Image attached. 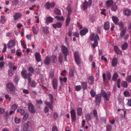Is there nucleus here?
I'll use <instances>...</instances> for the list:
<instances>
[{"label": "nucleus", "mask_w": 131, "mask_h": 131, "mask_svg": "<svg viewBox=\"0 0 131 131\" xmlns=\"http://www.w3.org/2000/svg\"><path fill=\"white\" fill-rule=\"evenodd\" d=\"M90 39L91 41H93L94 40V43L92 44V46L94 48H95L98 44L97 40H100L98 35L96 34L94 37V33L92 32L90 36Z\"/></svg>", "instance_id": "f257e3e1"}, {"label": "nucleus", "mask_w": 131, "mask_h": 131, "mask_svg": "<svg viewBox=\"0 0 131 131\" xmlns=\"http://www.w3.org/2000/svg\"><path fill=\"white\" fill-rule=\"evenodd\" d=\"M21 75L24 79H27L28 82H30L31 80V77L32 74L29 73H27L26 70H22L21 72Z\"/></svg>", "instance_id": "f03ea898"}, {"label": "nucleus", "mask_w": 131, "mask_h": 131, "mask_svg": "<svg viewBox=\"0 0 131 131\" xmlns=\"http://www.w3.org/2000/svg\"><path fill=\"white\" fill-rule=\"evenodd\" d=\"M61 51L64 56L65 61H67V56L69 54V51L68 49L64 45H62L61 46Z\"/></svg>", "instance_id": "7ed1b4c3"}, {"label": "nucleus", "mask_w": 131, "mask_h": 131, "mask_svg": "<svg viewBox=\"0 0 131 131\" xmlns=\"http://www.w3.org/2000/svg\"><path fill=\"white\" fill-rule=\"evenodd\" d=\"M6 88H8L10 91L11 94L12 95L15 94V88L14 85L12 83H9L6 85Z\"/></svg>", "instance_id": "20e7f679"}, {"label": "nucleus", "mask_w": 131, "mask_h": 131, "mask_svg": "<svg viewBox=\"0 0 131 131\" xmlns=\"http://www.w3.org/2000/svg\"><path fill=\"white\" fill-rule=\"evenodd\" d=\"M92 3V0H88V2L86 0H85L82 4V7L83 9L84 10L86 9L88 6L90 7L91 6Z\"/></svg>", "instance_id": "39448f33"}, {"label": "nucleus", "mask_w": 131, "mask_h": 131, "mask_svg": "<svg viewBox=\"0 0 131 131\" xmlns=\"http://www.w3.org/2000/svg\"><path fill=\"white\" fill-rule=\"evenodd\" d=\"M74 57L75 61L77 64L79 65L80 63L81 59L79 53L77 51H75L74 53Z\"/></svg>", "instance_id": "423d86ee"}, {"label": "nucleus", "mask_w": 131, "mask_h": 131, "mask_svg": "<svg viewBox=\"0 0 131 131\" xmlns=\"http://www.w3.org/2000/svg\"><path fill=\"white\" fill-rule=\"evenodd\" d=\"M101 93L102 96L104 98V100L106 101H108L111 95L110 93H107L105 91L103 90L101 91Z\"/></svg>", "instance_id": "0eeeda50"}, {"label": "nucleus", "mask_w": 131, "mask_h": 131, "mask_svg": "<svg viewBox=\"0 0 131 131\" xmlns=\"http://www.w3.org/2000/svg\"><path fill=\"white\" fill-rule=\"evenodd\" d=\"M28 108L29 111L32 113H34L36 111L35 107L33 104L31 103L28 104Z\"/></svg>", "instance_id": "6e6552de"}, {"label": "nucleus", "mask_w": 131, "mask_h": 131, "mask_svg": "<svg viewBox=\"0 0 131 131\" xmlns=\"http://www.w3.org/2000/svg\"><path fill=\"white\" fill-rule=\"evenodd\" d=\"M101 94H97L96 95L95 99V101L96 105H99L100 104L101 98Z\"/></svg>", "instance_id": "1a4fd4ad"}, {"label": "nucleus", "mask_w": 131, "mask_h": 131, "mask_svg": "<svg viewBox=\"0 0 131 131\" xmlns=\"http://www.w3.org/2000/svg\"><path fill=\"white\" fill-rule=\"evenodd\" d=\"M70 113L72 121L75 122L76 120V113L74 110L72 109Z\"/></svg>", "instance_id": "9d476101"}, {"label": "nucleus", "mask_w": 131, "mask_h": 131, "mask_svg": "<svg viewBox=\"0 0 131 131\" xmlns=\"http://www.w3.org/2000/svg\"><path fill=\"white\" fill-rule=\"evenodd\" d=\"M124 14L125 15L129 16L131 14V10L127 8H125L123 10Z\"/></svg>", "instance_id": "9b49d317"}, {"label": "nucleus", "mask_w": 131, "mask_h": 131, "mask_svg": "<svg viewBox=\"0 0 131 131\" xmlns=\"http://www.w3.org/2000/svg\"><path fill=\"white\" fill-rule=\"evenodd\" d=\"M52 84L53 89H57V88L58 82L56 79L54 78L53 79L52 82Z\"/></svg>", "instance_id": "f8f14e48"}, {"label": "nucleus", "mask_w": 131, "mask_h": 131, "mask_svg": "<svg viewBox=\"0 0 131 131\" xmlns=\"http://www.w3.org/2000/svg\"><path fill=\"white\" fill-rule=\"evenodd\" d=\"M88 31V29L85 28L81 29L80 31V34L81 36L85 35Z\"/></svg>", "instance_id": "ddd939ff"}, {"label": "nucleus", "mask_w": 131, "mask_h": 131, "mask_svg": "<svg viewBox=\"0 0 131 131\" xmlns=\"http://www.w3.org/2000/svg\"><path fill=\"white\" fill-rule=\"evenodd\" d=\"M53 20V19L50 16H48L46 18V23L48 25L50 23H52Z\"/></svg>", "instance_id": "4468645a"}, {"label": "nucleus", "mask_w": 131, "mask_h": 131, "mask_svg": "<svg viewBox=\"0 0 131 131\" xmlns=\"http://www.w3.org/2000/svg\"><path fill=\"white\" fill-rule=\"evenodd\" d=\"M112 21L116 25H117L118 24L119 20L117 17L115 16H113L112 17Z\"/></svg>", "instance_id": "2eb2a0df"}, {"label": "nucleus", "mask_w": 131, "mask_h": 131, "mask_svg": "<svg viewBox=\"0 0 131 131\" xmlns=\"http://www.w3.org/2000/svg\"><path fill=\"white\" fill-rule=\"evenodd\" d=\"M51 57L50 56H47L44 60V63L46 65H48L51 62Z\"/></svg>", "instance_id": "dca6fc26"}, {"label": "nucleus", "mask_w": 131, "mask_h": 131, "mask_svg": "<svg viewBox=\"0 0 131 131\" xmlns=\"http://www.w3.org/2000/svg\"><path fill=\"white\" fill-rule=\"evenodd\" d=\"M117 60L116 58L115 57L113 58L112 61V66L114 67L117 66Z\"/></svg>", "instance_id": "f3484780"}, {"label": "nucleus", "mask_w": 131, "mask_h": 131, "mask_svg": "<svg viewBox=\"0 0 131 131\" xmlns=\"http://www.w3.org/2000/svg\"><path fill=\"white\" fill-rule=\"evenodd\" d=\"M114 50L115 52L118 54H122V52L116 46H115L114 47Z\"/></svg>", "instance_id": "a211bd4d"}, {"label": "nucleus", "mask_w": 131, "mask_h": 131, "mask_svg": "<svg viewBox=\"0 0 131 131\" xmlns=\"http://www.w3.org/2000/svg\"><path fill=\"white\" fill-rule=\"evenodd\" d=\"M104 28L105 30H108L110 28V23L108 21L105 22L104 24Z\"/></svg>", "instance_id": "6ab92c4d"}, {"label": "nucleus", "mask_w": 131, "mask_h": 131, "mask_svg": "<svg viewBox=\"0 0 131 131\" xmlns=\"http://www.w3.org/2000/svg\"><path fill=\"white\" fill-rule=\"evenodd\" d=\"M35 58L36 61L38 62H39L41 61V56L39 53L37 52L36 53Z\"/></svg>", "instance_id": "aec40b11"}, {"label": "nucleus", "mask_w": 131, "mask_h": 131, "mask_svg": "<svg viewBox=\"0 0 131 131\" xmlns=\"http://www.w3.org/2000/svg\"><path fill=\"white\" fill-rule=\"evenodd\" d=\"M94 78L92 76H89L88 77V82L90 84H92L93 83Z\"/></svg>", "instance_id": "412c9836"}, {"label": "nucleus", "mask_w": 131, "mask_h": 131, "mask_svg": "<svg viewBox=\"0 0 131 131\" xmlns=\"http://www.w3.org/2000/svg\"><path fill=\"white\" fill-rule=\"evenodd\" d=\"M62 24L61 23H58L56 24H52V26L54 28H60L62 26Z\"/></svg>", "instance_id": "4be33fe9"}, {"label": "nucleus", "mask_w": 131, "mask_h": 131, "mask_svg": "<svg viewBox=\"0 0 131 131\" xmlns=\"http://www.w3.org/2000/svg\"><path fill=\"white\" fill-rule=\"evenodd\" d=\"M45 103L50 108V109L52 111H53V106L52 104L53 103H52L50 102L45 101Z\"/></svg>", "instance_id": "5701e85b"}, {"label": "nucleus", "mask_w": 131, "mask_h": 131, "mask_svg": "<svg viewBox=\"0 0 131 131\" xmlns=\"http://www.w3.org/2000/svg\"><path fill=\"white\" fill-rule=\"evenodd\" d=\"M92 115L91 114H87L85 115V118L88 122L90 121L92 118Z\"/></svg>", "instance_id": "b1692460"}, {"label": "nucleus", "mask_w": 131, "mask_h": 131, "mask_svg": "<svg viewBox=\"0 0 131 131\" xmlns=\"http://www.w3.org/2000/svg\"><path fill=\"white\" fill-rule=\"evenodd\" d=\"M15 46L14 42L13 41H10L8 43L7 45V47L8 48L12 47Z\"/></svg>", "instance_id": "393cba45"}, {"label": "nucleus", "mask_w": 131, "mask_h": 131, "mask_svg": "<svg viewBox=\"0 0 131 131\" xmlns=\"http://www.w3.org/2000/svg\"><path fill=\"white\" fill-rule=\"evenodd\" d=\"M21 15V14L20 13H16L14 16V20H16L19 19Z\"/></svg>", "instance_id": "a878e982"}, {"label": "nucleus", "mask_w": 131, "mask_h": 131, "mask_svg": "<svg viewBox=\"0 0 131 131\" xmlns=\"http://www.w3.org/2000/svg\"><path fill=\"white\" fill-rule=\"evenodd\" d=\"M77 113L78 116H81L82 113V108L79 107L77 108Z\"/></svg>", "instance_id": "bb28decb"}, {"label": "nucleus", "mask_w": 131, "mask_h": 131, "mask_svg": "<svg viewBox=\"0 0 131 131\" xmlns=\"http://www.w3.org/2000/svg\"><path fill=\"white\" fill-rule=\"evenodd\" d=\"M126 31V29H124L121 32L120 35V36L121 38L123 37L125 35Z\"/></svg>", "instance_id": "cd10ccee"}, {"label": "nucleus", "mask_w": 131, "mask_h": 131, "mask_svg": "<svg viewBox=\"0 0 131 131\" xmlns=\"http://www.w3.org/2000/svg\"><path fill=\"white\" fill-rule=\"evenodd\" d=\"M113 3V2L112 0H108L107 1L106 3L107 6L108 7L111 6Z\"/></svg>", "instance_id": "c85d7f7f"}, {"label": "nucleus", "mask_w": 131, "mask_h": 131, "mask_svg": "<svg viewBox=\"0 0 131 131\" xmlns=\"http://www.w3.org/2000/svg\"><path fill=\"white\" fill-rule=\"evenodd\" d=\"M71 20V18L70 17H67V19L66 21V26H68L69 23Z\"/></svg>", "instance_id": "c756f323"}, {"label": "nucleus", "mask_w": 131, "mask_h": 131, "mask_svg": "<svg viewBox=\"0 0 131 131\" xmlns=\"http://www.w3.org/2000/svg\"><path fill=\"white\" fill-rule=\"evenodd\" d=\"M128 46V44L126 42H125L122 46V48L123 50H126Z\"/></svg>", "instance_id": "7c9ffc66"}, {"label": "nucleus", "mask_w": 131, "mask_h": 131, "mask_svg": "<svg viewBox=\"0 0 131 131\" xmlns=\"http://www.w3.org/2000/svg\"><path fill=\"white\" fill-rule=\"evenodd\" d=\"M118 75L116 73H114L113 75L112 78V80L115 81L118 78Z\"/></svg>", "instance_id": "2f4dec72"}, {"label": "nucleus", "mask_w": 131, "mask_h": 131, "mask_svg": "<svg viewBox=\"0 0 131 131\" xmlns=\"http://www.w3.org/2000/svg\"><path fill=\"white\" fill-rule=\"evenodd\" d=\"M6 21V20L5 18V17L4 16H1V17L0 22L3 23L4 24Z\"/></svg>", "instance_id": "473e14b6"}, {"label": "nucleus", "mask_w": 131, "mask_h": 131, "mask_svg": "<svg viewBox=\"0 0 131 131\" xmlns=\"http://www.w3.org/2000/svg\"><path fill=\"white\" fill-rule=\"evenodd\" d=\"M90 93L92 97H94L96 95V93L93 89H92L91 90Z\"/></svg>", "instance_id": "72a5a7b5"}, {"label": "nucleus", "mask_w": 131, "mask_h": 131, "mask_svg": "<svg viewBox=\"0 0 131 131\" xmlns=\"http://www.w3.org/2000/svg\"><path fill=\"white\" fill-rule=\"evenodd\" d=\"M49 100L51 102L53 103V98L52 95L51 94H49L48 95Z\"/></svg>", "instance_id": "f704fd0d"}, {"label": "nucleus", "mask_w": 131, "mask_h": 131, "mask_svg": "<svg viewBox=\"0 0 131 131\" xmlns=\"http://www.w3.org/2000/svg\"><path fill=\"white\" fill-rule=\"evenodd\" d=\"M116 3H115L112 7L111 8V10L113 11H116L117 9L118 6L117 5H115Z\"/></svg>", "instance_id": "c9c22d12"}, {"label": "nucleus", "mask_w": 131, "mask_h": 131, "mask_svg": "<svg viewBox=\"0 0 131 131\" xmlns=\"http://www.w3.org/2000/svg\"><path fill=\"white\" fill-rule=\"evenodd\" d=\"M54 12L57 15H59L61 14L60 10L57 8H55L54 10Z\"/></svg>", "instance_id": "e433bc0d"}, {"label": "nucleus", "mask_w": 131, "mask_h": 131, "mask_svg": "<svg viewBox=\"0 0 131 131\" xmlns=\"http://www.w3.org/2000/svg\"><path fill=\"white\" fill-rule=\"evenodd\" d=\"M29 123H30V122H28L27 123H25L24 124L23 128V129L24 131H26V130L28 129V124H29Z\"/></svg>", "instance_id": "4c0bfd02"}, {"label": "nucleus", "mask_w": 131, "mask_h": 131, "mask_svg": "<svg viewBox=\"0 0 131 131\" xmlns=\"http://www.w3.org/2000/svg\"><path fill=\"white\" fill-rule=\"evenodd\" d=\"M81 86L84 90L86 89L87 88V86L85 82H82V83Z\"/></svg>", "instance_id": "58836bf2"}, {"label": "nucleus", "mask_w": 131, "mask_h": 131, "mask_svg": "<svg viewBox=\"0 0 131 131\" xmlns=\"http://www.w3.org/2000/svg\"><path fill=\"white\" fill-rule=\"evenodd\" d=\"M28 82L30 84L32 87H35L36 85V82L34 81H31V80H30V81Z\"/></svg>", "instance_id": "ea45409f"}, {"label": "nucleus", "mask_w": 131, "mask_h": 131, "mask_svg": "<svg viewBox=\"0 0 131 131\" xmlns=\"http://www.w3.org/2000/svg\"><path fill=\"white\" fill-rule=\"evenodd\" d=\"M52 58V62L53 63H56L57 61L56 56V55H52L51 56Z\"/></svg>", "instance_id": "a19ab883"}, {"label": "nucleus", "mask_w": 131, "mask_h": 131, "mask_svg": "<svg viewBox=\"0 0 131 131\" xmlns=\"http://www.w3.org/2000/svg\"><path fill=\"white\" fill-rule=\"evenodd\" d=\"M50 3L49 2H47L45 5V7L47 9H49L50 8Z\"/></svg>", "instance_id": "79ce46f5"}, {"label": "nucleus", "mask_w": 131, "mask_h": 131, "mask_svg": "<svg viewBox=\"0 0 131 131\" xmlns=\"http://www.w3.org/2000/svg\"><path fill=\"white\" fill-rule=\"evenodd\" d=\"M15 123L16 124H19L20 121V119L19 118H17L16 117H15L14 119Z\"/></svg>", "instance_id": "37998d69"}, {"label": "nucleus", "mask_w": 131, "mask_h": 131, "mask_svg": "<svg viewBox=\"0 0 131 131\" xmlns=\"http://www.w3.org/2000/svg\"><path fill=\"white\" fill-rule=\"evenodd\" d=\"M14 82L16 85H17L18 84V82L19 80V79L18 77L16 76L15 77L14 79Z\"/></svg>", "instance_id": "c03bdc74"}, {"label": "nucleus", "mask_w": 131, "mask_h": 131, "mask_svg": "<svg viewBox=\"0 0 131 131\" xmlns=\"http://www.w3.org/2000/svg\"><path fill=\"white\" fill-rule=\"evenodd\" d=\"M43 30L45 33L46 34H47L49 33V31L48 30V28L47 27L43 28Z\"/></svg>", "instance_id": "a18cd8bd"}, {"label": "nucleus", "mask_w": 131, "mask_h": 131, "mask_svg": "<svg viewBox=\"0 0 131 131\" xmlns=\"http://www.w3.org/2000/svg\"><path fill=\"white\" fill-rule=\"evenodd\" d=\"M62 55L61 54H60L59 56L58 59L59 62L61 63H62Z\"/></svg>", "instance_id": "49530a36"}, {"label": "nucleus", "mask_w": 131, "mask_h": 131, "mask_svg": "<svg viewBox=\"0 0 131 131\" xmlns=\"http://www.w3.org/2000/svg\"><path fill=\"white\" fill-rule=\"evenodd\" d=\"M55 18L59 20H63L64 19V17L63 16L60 17L59 16H57L55 17Z\"/></svg>", "instance_id": "de8ad7c7"}, {"label": "nucleus", "mask_w": 131, "mask_h": 131, "mask_svg": "<svg viewBox=\"0 0 131 131\" xmlns=\"http://www.w3.org/2000/svg\"><path fill=\"white\" fill-rule=\"evenodd\" d=\"M17 111L20 112L22 115L24 114L25 113V110L24 109L21 108L18 109Z\"/></svg>", "instance_id": "09e8293b"}, {"label": "nucleus", "mask_w": 131, "mask_h": 131, "mask_svg": "<svg viewBox=\"0 0 131 131\" xmlns=\"http://www.w3.org/2000/svg\"><path fill=\"white\" fill-rule=\"evenodd\" d=\"M72 12V10L71 8L70 7L68 10V13L67 15V17H70V16L71 15Z\"/></svg>", "instance_id": "8fccbe9b"}, {"label": "nucleus", "mask_w": 131, "mask_h": 131, "mask_svg": "<svg viewBox=\"0 0 131 131\" xmlns=\"http://www.w3.org/2000/svg\"><path fill=\"white\" fill-rule=\"evenodd\" d=\"M121 85L123 87L126 88L127 85V83L125 82H123L121 83Z\"/></svg>", "instance_id": "3c124183"}, {"label": "nucleus", "mask_w": 131, "mask_h": 131, "mask_svg": "<svg viewBox=\"0 0 131 131\" xmlns=\"http://www.w3.org/2000/svg\"><path fill=\"white\" fill-rule=\"evenodd\" d=\"M124 94L125 96L126 97H128L130 96L129 93L127 91H124Z\"/></svg>", "instance_id": "603ef678"}, {"label": "nucleus", "mask_w": 131, "mask_h": 131, "mask_svg": "<svg viewBox=\"0 0 131 131\" xmlns=\"http://www.w3.org/2000/svg\"><path fill=\"white\" fill-rule=\"evenodd\" d=\"M11 107L12 109L15 111L17 108V105L15 104H14L12 105Z\"/></svg>", "instance_id": "864d4df0"}, {"label": "nucleus", "mask_w": 131, "mask_h": 131, "mask_svg": "<svg viewBox=\"0 0 131 131\" xmlns=\"http://www.w3.org/2000/svg\"><path fill=\"white\" fill-rule=\"evenodd\" d=\"M60 80L61 81H63L65 83H66L67 80V78L66 77H65L63 78H61L60 79Z\"/></svg>", "instance_id": "5fc2aeb1"}, {"label": "nucleus", "mask_w": 131, "mask_h": 131, "mask_svg": "<svg viewBox=\"0 0 131 131\" xmlns=\"http://www.w3.org/2000/svg\"><path fill=\"white\" fill-rule=\"evenodd\" d=\"M81 86L80 85H77L75 86V90L77 91H79L81 89Z\"/></svg>", "instance_id": "6e6d98bb"}, {"label": "nucleus", "mask_w": 131, "mask_h": 131, "mask_svg": "<svg viewBox=\"0 0 131 131\" xmlns=\"http://www.w3.org/2000/svg\"><path fill=\"white\" fill-rule=\"evenodd\" d=\"M106 129L107 131H111L112 126L110 125H108L106 127Z\"/></svg>", "instance_id": "4d7b16f0"}, {"label": "nucleus", "mask_w": 131, "mask_h": 131, "mask_svg": "<svg viewBox=\"0 0 131 131\" xmlns=\"http://www.w3.org/2000/svg\"><path fill=\"white\" fill-rule=\"evenodd\" d=\"M52 131H58L57 126H53L52 128Z\"/></svg>", "instance_id": "13d9d810"}, {"label": "nucleus", "mask_w": 131, "mask_h": 131, "mask_svg": "<svg viewBox=\"0 0 131 131\" xmlns=\"http://www.w3.org/2000/svg\"><path fill=\"white\" fill-rule=\"evenodd\" d=\"M28 117V115L27 113H25L23 117V119L25 120H26Z\"/></svg>", "instance_id": "bf43d9fd"}, {"label": "nucleus", "mask_w": 131, "mask_h": 131, "mask_svg": "<svg viewBox=\"0 0 131 131\" xmlns=\"http://www.w3.org/2000/svg\"><path fill=\"white\" fill-rule=\"evenodd\" d=\"M28 71L32 73L34 72V69L31 67H30L28 69Z\"/></svg>", "instance_id": "052dcab7"}, {"label": "nucleus", "mask_w": 131, "mask_h": 131, "mask_svg": "<svg viewBox=\"0 0 131 131\" xmlns=\"http://www.w3.org/2000/svg\"><path fill=\"white\" fill-rule=\"evenodd\" d=\"M126 80L129 83L131 82V76L130 75L128 76L126 78Z\"/></svg>", "instance_id": "680f3d73"}, {"label": "nucleus", "mask_w": 131, "mask_h": 131, "mask_svg": "<svg viewBox=\"0 0 131 131\" xmlns=\"http://www.w3.org/2000/svg\"><path fill=\"white\" fill-rule=\"evenodd\" d=\"M32 29L33 31L34 34H36L37 33V31L36 30L35 27L34 26L32 27Z\"/></svg>", "instance_id": "e2e57ef3"}, {"label": "nucleus", "mask_w": 131, "mask_h": 131, "mask_svg": "<svg viewBox=\"0 0 131 131\" xmlns=\"http://www.w3.org/2000/svg\"><path fill=\"white\" fill-rule=\"evenodd\" d=\"M13 73L12 71L11 70H9L8 72V75L11 77L13 75Z\"/></svg>", "instance_id": "0e129e2a"}, {"label": "nucleus", "mask_w": 131, "mask_h": 131, "mask_svg": "<svg viewBox=\"0 0 131 131\" xmlns=\"http://www.w3.org/2000/svg\"><path fill=\"white\" fill-rule=\"evenodd\" d=\"M19 2L18 0H14L12 2V4L16 5L18 4Z\"/></svg>", "instance_id": "69168bd1"}, {"label": "nucleus", "mask_w": 131, "mask_h": 131, "mask_svg": "<svg viewBox=\"0 0 131 131\" xmlns=\"http://www.w3.org/2000/svg\"><path fill=\"white\" fill-rule=\"evenodd\" d=\"M107 78L108 80H110L111 78V74L110 73H107L106 74Z\"/></svg>", "instance_id": "338daca9"}, {"label": "nucleus", "mask_w": 131, "mask_h": 131, "mask_svg": "<svg viewBox=\"0 0 131 131\" xmlns=\"http://www.w3.org/2000/svg\"><path fill=\"white\" fill-rule=\"evenodd\" d=\"M93 56L92 54H91L89 58V60L90 62H91L93 59Z\"/></svg>", "instance_id": "774afa93"}]
</instances>
